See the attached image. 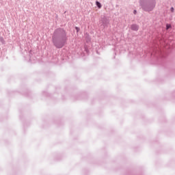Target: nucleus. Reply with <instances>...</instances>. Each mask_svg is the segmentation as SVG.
Segmentation results:
<instances>
[{"instance_id":"1","label":"nucleus","mask_w":175,"mask_h":175,"mask_svg":"<svg viewBox=\"0 0 175 175\" xmlns=\"http://www.w3.org/2000/svg\"><path fill=\"white\" fill-rule=\"evenodd\" d=\"M66 41V40H65L63 42L61 41H55L54 42V45L55 46V47H57V49H62V47H64V46H65V42Z\"/></svg>"},{"instance_id":"2","label":"nucleus","mask_w":175,"mask_h":175,"mask_svg":"<svg viewBox=\"0 0 175 175\" xmlns=\"http://www.w3.org/2000/svg\"><path fill=\"white\" fill-rule=\"evenodd\" d=\"M131 29L133 31H139V26H137V25H132Z\"/></svg>"},{"instance_id":"3","label":"nucleus","mask_w":175,"mask_h":175,"mask_svg":"<svg viewBox=\"0 0 175 175\" xmlns=\"http://www.w3.org/2000/svg\"><path fill=\"white\" fill-rule=\"evenodd\" d=\"M96 6H98V9H100V8H102V5L98 1L96 2Z\"/></svg>"},{"instance_id":"4","label":"nucleus","mask_w":175,"mask_h":175,"mask_svg":"<svg viewBox=\"0 0 175 175\" xmlns=\"http://www.w3.org/2000/svg\"><path fill=\"white\" fill-rule=\"evenodd\" d=\"M170 27H172L170 25H166L167 29H169V28H170Z\"/></svg>"},{"instance_id":"5","label":"nucleus","mask_w":175,"mask_h":175,"mask_svg":"<svg viewBox=\"0 0 175 175\" xmlns=\"http://www.w3.org/2000/svg\"><path fill=\"white\" fill-rule=\"evenodd\" d=\"M75 29L77 30V32H79V31H80V29L77 27H75Z\"/></svg>"},{"instance_id":"6","label":"nucleus","mask_w":175,"mask_h":175,"mask_svg":"<svg viewBox=\"0 0 175 175\" xmlns=\"http://www.w3.org/2000/svg\"><path fill=\"white\" fill-rule=\"evenodd\" d=\"M171 10H172V12H174V8H171Z\"/></svg>"},{"instance_id":"7","label":"nucleus","mask_w":175,"mask_h":175,"mask_svg":"<svg viewBox=\"0 0 175 175\" xmlns=\"http://www.w3.org/2000/svg\"><path fill=\"white\" fill-rule=\"evenodd\" d=\"M134 14H136V10H134Z\"/></svg>"}]
</instances>
